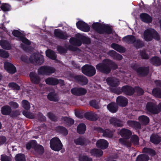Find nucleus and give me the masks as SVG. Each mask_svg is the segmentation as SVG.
Listing matches in <instances>:
<instances>
[{
	"instance_id": "nucleus-63",
	"label": "nucleus",
	"mask_w": 161,
	"mask_h": 161,
	"mask_svg": "<svg viewBox=\"0 0 161 161\" xmlns=\"http://www.w3.org/2000/svg\"><path fill=\"white\" fill-rule=\"evenodd\" d=\"M38 119L40 122H44L46 120V117L42 113L39 112L37 114Z\"/></svg>"
},
{
	"instance_id": "nucleus-33",
	"label": "nucleus",
	"mask_w": 161,
	"mask_h": 161,
	"mask_svg": "<svg viewBox=\"0 0 161 161\" xmlns=\"http://www.w3.org/2000/svg\"><path fill=\"white\" fill-rule=\"evenodd\" d=\"M82 72L85 75L91 76V65L86 64L82 67Z\"/></svg>"
},
{
	"instance_id": "nucleus-7",
	"label": "nucleus",
	"mask_w": 161,
	"mask_h": 161,
	"mask_svg": "<svg viewBox=\"0 0 161 161\" xmlns=\"http://www.w3.org/2000/svg\"><path fill=\"white\" fill-rule=\"evenodd\" d=\"M146 107L147 111L152 114H156L159 113L158 106L153 102H147Z\"/></svg>"
},
{
	"instance_id": "nucleus-10",
	"label": "nucleus",
	"mask_w": 161,
	"mask_h": 161,
	"mask_svg": "<svg viewBox=\"0 0 161 161\" xmlns=\"http://www.w3.org/2000/svg\"><path fill=\"white\" fill-rule=\"evenodd\" d=\"M78 29L84 32H87L90 31V28L88 25L82 20H79L76 23Z\"/></svg>"
},
{
	"instance_id": "nucleus-61",
	"label": "nucleus",
	"mask_w": 161,
	"mask_h": 161,
	"mask_svg": "<svg viewBox=\"0 0 161 161\" xmlns=\"http://www.w3.org/2000/svg\"><path fill=\"white\" fill-rule=\"evenodd\" d=\"M135 92L137 93L139 96L142 95L144 93V91L143 89L140 87L136 86L135 88Z\"/></svg>"
},
{
	"instance_id": "nucleus-64",
	"label": "nucleus",
	"mask_w": 161,
	"mask_h": 161,
	"mask_svg": "<svg viewBox=\"0 0 161 161\" xmlns=\"http://www.w3.org/2000/svg\"><path fill=\"white\" fill-rule=\"evenodd\" d=\"M1 161H12L11 158L7 155H1Z\"/></svg>"
},
{
	"instance_id": "nucleus-29",
	"label": "nucleus",
	"mask_w": 161,
	"mask_h": 161,
	"mask_svg": "<svg viewBox=\"0 0 161 161\" xmlns=\"http://www.w3.org/2000/svg\"><path fill=\"white\" fill-rule=\"evenodd\" d=\"M56 130L58 132L62 134L64 136H67L68 133V131L67 129L63 126H58L56 128Z\"/></svg>"
},
{
	"instance_id": "nucleus-34",
	"label": "nucleus",
	"mask_w": 161,
	"mask_h": 161,
	"mask_svg": "<svg viewBox=\"0 0 161 161\" xmlns=\"http://www.w3.org/2000/svg\"><path fill=\"white\" fill-rule=\"evenodd\" d=\"M150 142L155 144H158L161 142V137L158 135H152L150 137Z\"/></svg>"
},
{
	"instance_id": "nucleus-36",
	"label": "nucleus",
	"mask_w": 161,
	"mask_h": 161,
	"mask_svg": "<svg viewBox=\"0 0 161 161\" xmlns=\"http://www.w3.org/2000/svg\"><path fill=\"white\" fill-rule=\"evenodd\" d=\"M142 152L144 153L147 154L152 157H153L156 154V153L155 150L152 148L147 147H145L142 149Z\"/></svg>"
},
{
	"instance_id": "nucleus-27",
	"label": "nucleus",
	"mask_w": 161,
	"mask_h": 161,
	"mask_svg": "<svg viewBox=\"0 0 161 161\" xmlns=\"http://www.w3.org/2000/svg\"><path fill=\"white\" fill-rule=\"evenodd\" d=\"M140 123L134 120H129L127 121V124L129 126L136 129H140L141 128V126Z\"/></svg>"
},
{
	"instance_id": "nucleus-37",
	"label": "nucleus",
	"mask_w": 161,
	"mask_h": 161,
	"mask_svg": "<svg viewBox=\"0 0 161 161\" xmlns=\"http://www.w3.org/2000/svg\"><path fill=\"white\" fill-rule=\"evenodd\" d=\"M69 42L72 45L80 47L82 44V42L80 40L74 37H72L69 39Z\"/></svg>"
},
{
	"instance_id": "nucleus-1",
	"label": "nucleus",
	"mask_w": 161,
	"mask_h": 161,
	"mask_svg": "<svg viewBox=\"0 0 161 161\" xmlns=\"http://www.w3.org/2000/svg\"><path fill=\"white\" fill-rule=\"evenodd\" d=\"M96 67L98 71L106 75L109 74L112 69L114 70L118 68L117 65L115 62L108 59L103 60L102 63H99Z\"/></svg>"
},
{
	"instance_id": "nucleus-25",
	"label": "nucleus",
	"mask_w": 161,
	"mask_h": 161,
	"mask_svg": "<svg viewBox=\"0 0 161 161\" xmlns=\"http://www.w3.org/2000/svg\"><path fill=\"white\" fill-rule=\"evenodd\" d=\"M61 121L64 122V123L68 126H71L74 123V120L70 118L67 116H62Z\"/></svg>"
},
{
	"instance_id": "nucleus-3",
	"label": "nucleus",
	"mask_w": 161,
	"mask_h": 161,
	"mask_svg": "<svg viewBox=\"0 0 161 161\" xmlns=\"http://www.w3.org/2000/svg\"><path fill=\"white\" fill-rule=\"evenodd\" d=\"M56 69L54 67L49 66H43L40 67L37 70L39 75H49L54 73Z\"/></svg>"
},
{
	"instance_id": "nucleus-6",
	"label": "nucleus",
	"mask_w": 161,
	"mask_h": 161,
	"mask_svg": "<svg viewBox=\"0 0 161 161\" xmlns=\"http://www.w3.org/2000/svg\"><path fill=\"white\" fill-rule=\"evenodd\" d=\"M29 59L31 63L39 65L42 64L44 60L43 56L41 55H33Z\"/></svg>"
},
{
	"instance_id": "nucleus-56",
	"label": "nucleus",
	"mask_w": 161,
	"mask_h": 161,
	"mask_svg": "<svg viewBox=\"0 0 161 161\" xmlns=\"http://www.w3.org/2000/svg\"><path fill=\"white\" fill-rule=\"evenodd\" d=\"M131 141L132 143L135 145H138L139 143V138L136 135H134L131 139Z\"/></svg>"
},
{
	"instance_id": "nucleus-55",
	"label": "nucleus",
	"mask_w": 161,
	"mask_h": 161,
	"mask_svg": "<svg viewBox=\"0 0 161 161\" xmlns=\"http://www.w3.org/2000/svg\"><path fill=\"white\" fill-rule=\"evenodd\" d=\"M12 34L14 36L18 38L19 39L23 36V34L18 30H14Z\"/></svg>"
},
{
	"instance_id": "nucleus-14",
	"label": "nucleus",
	"mask_w": 161,
	"mask_h": 161,
	"mask_svg": "<svg viewBox=\"0 0 161 161\" xmlns=\"http://www.w3.org/2000/svg\"><path fill=\"white\" fill-rule=\"evenodd\" d=\"M29 77L31 82L34 84H38L41 82V78L40 76L35 72H30Z\"/></svg>"
},
{
	"instance_id": "nucleus-35",
	"label": "nucleus",
	"mask_w": 161,
	"mask_h": 161,
	"mask_svg": "<svg viewBox=\"0 0 161 161\" xmlns=\"http://www.w3.org/2000/svg\"><path fill=\"white\" fill-rule=\"evenodd\" d=\"M150 63L153 65L158 66L161 65V59L158 57L154 56L150 59Z\"/></svg>"
},
{
	"instance_id": "nucleus-58",
	"label": "nucleus",
	"mask_w": 161,
	"mask_h": 161,
	"mask_svg": "<svg viewBox=\"0 0 161 161\" xmlns=\"http://www.w3.org/2000/svg\"><path fill=\"white\" fill-rule=\"evenodd\" d=\"M1 9L3 11H8L10 10V6L7 3H3L1 6Z\"/></svg>"
},
{
	"instance_id": "nucleus-32",
	"label": "nucleus",
	"mask_w": 161,
	"mask_h": 161,
	"mask_svg": "<svg viewBox=\"0 0 161 161\" xmlns=\"http://www.w3.org/2000/svg\"><path fill=\"white\" fill-rule=\"evenodd\" d=\"M11 110V108L9 106L4 105L1 108V113L4 115H8L10 114Z\"/></svg>"
},
{
	"instance_id": "nucleus-53",
	"label": "nucleus",
	"mask_w": 161,
	"mask_h": 161,
	"mask_svg": "<svg viewBox=\"0 0 161 161\" xmlns=\"http://www.w3.org/2000/svg\"><path fill=\"white\" fill-rule=\"evenodd\" d=\"M103 136L105 137H111L113 136V134L111 130L109 129H106L103 130Z\"/></svg>"
},
{
	"instance_id": "nucleus-5",
	"label": "nucleus",
	"mask_w": 161,
	"mask_h": 161,
	"mask_svg": "<svg viewBox=\"0 0 161 161\" xmlns=\"http://www.w3.org/2000/svg\"><path fill=\"white\" fill-rule=\"evenodd\" d=\"M46 84L52 86H55L58 84L62 87L64 85V80L62 79H58L56 78L50 77L47 78L45 80Z\"/></svg>"
},
{
	"instance_id": "nucleus-23",
	"label": "nucleus",
	"mask_w": 161,
	"mask_h": 161,
	"mask_svg": "<svg viewBox=\"0 0 161 161\" xmlns=\"http://www.w3.org/2000/svg\"><path fill=\"white\" fill-rule=\"evenodd\" d=\"M140 17L141 20L143 22L146 23H150L153 20L152 17L148 14L146 13L141 14Z\"/></svg>"
},
{
	"instance_id": "nucleus-51",
	"label": "nucleus",
	"mask_w": 161,
	"mask_h": 161,
	"mask_svg": "<svg viewBox=\"0 0 161 161\" xmlns=\"http://www.w3.org/2000/svg\"><path fill=\"white\" fill-rule=\"evenodd\" d=\"M35 151L40 155L44 153V148L41 145H38L35 149Z\"/></svg>"
},
{
	"instance_id": "nucleus-15",
	"label": "nucleus",
	"mask_w": 161,
	"mask_h": 161,
	"mask_svg": "<svg viewBox=\"0 0 161 161\" xmlns=\"http://www.w3.org/2000/svg\"><path fill=\"white\" fill-rule=\"evenodd\" d=\"M149 72L148 66H141L138 68L137 73L139 76L145 77L148 74Z\"/></svg>"
},
{
	"instance_id": "nucleus-20",
	"label": "nucleus",
	"mask_w": 161,
	"mask_h": 161,
	"mask_svg": "<svg viewBox=\"0 0 161 161\" xmlns=\"http://www.w3.org/2000/svg\"><path fill=\"white\" fill-rule=\"evenodd\" d=\"M119 134L121 136L125 139H129L132 135L131 131L125 128H122L119 131Z\"/></svg>"
},
{
	"instance_id": "nucleus-22",
	"label": "nucleus",
	"mask_w": 161,
	"mask_h": 161,
	"mask_svg": "<svg viewBox=\"0 0 161 161\" xmlns=\"http://www.w3.org/2000/svg\"><path fill=\"white\" fill-rule=\"evenodd\" d=\"M110 124L115 127H121L123 126L122 121L116 117H112L109 119Z\"/></svg>"
},
{
	"instance_id": "nucleus-30",
	"label": "nucleus",
	"mask_w": 161,
	"mask_h": 161,
	"mask_svg": "<svg viewBox=\"0 0 161 161\" xmlns=\"http://www.w3.org/2000/svg\"><path fill=\"white\" fill-rule=\"evenodd\" d=\"M107 108L108 110L112 113H115L118 110V107L115 103H111L108 104Z\"/></svg>"
},
{
	"instance_id": "nucleus-54",
	"label": "nucleus",
	"mask_w": 161,
	"mask_h": 161,
	"mask_svg": "<svg viewBox=\"0 0 161 161\" xmlns=\"http://www.w3.org/2000/svg\"><path fill=\"white\" fill-rule=\"evenodd\" d=\"M140 55L142 59H149V55L146 53L145 50H140Z\"/></svg>"
},
{
	"instance_id": "nucleus-59",
	"label": "nucleus",
	"mask_w": 161,
	"mask_h": 161,
	"mask_svg": "<svg viewBox=\"0 0 161 161\" xmlns=\"http://www.w3.org/2000/svg\"><path fill=\"white\" fill-rule=\"evenodd\" d=\"M153 39H154L157 41H159L160 40V38L158 33L156 31L153 29Z\"/></svg>"
},
{
	"instance_id": "nucleus-38",
	"label": "nucleus",
	"mask_w": 161,
	"mask_h": 161,
	"mask_svg": "<svg viewBox=\"0 0 161 161\" xmlns=\"http://www.w3.org/2000/svg\"><path fill=\"white\" fill-rule=\"evenodd\" d=\"M76 37L80 40L82 43L88 44L91 43V40L87 37L83 36L80 34H78L76 36Z\"/></svg>"
},
{
	"instance_id": "nucleus-9",
	"label": "nucleus",
	"mask_w": 161,
	"mask_h": 161,
	"mask_svg": "<svg viewBox=\"0 0 161 161\" xmlns=\"http://www.w3.org/2000/svg\"><path fill=\"white\" fill-rule=\"evenodd\" d=\"M71 92L74 95L80 96L85 95L87 91L82 87H74L71 89Z\"/></svg>"
},
{
	"instance_id": "nucleus-52",
	"label": "nucleus",
	"mask_w": 161,
	"mask_h": 161,
	"mask_svg": "<svg viewBox=\"0 0 161 161\" xmlns=\"http://www.w3.org/2000/svg\"><path fill=\"white\" fill-rule=\"evenodd\" d=\"M22 114L27 118L33 119L35 118V116L33 114L30 112L24 110L22 112Z\"/></svg>"
},
{
	"instance_id": "nucleus-26",
	"label": "nucleus",
	"mask_w": 161,
	"mask_h": 161,
	"mask_svg": "<svg viewBox=\"0 0 161 161\" xmlns=\"http://www.w3.org/2000/svg\"><path fill=\"white\" fill-rule=\"evenodd\" d=\"M47 98L50 101L57 102L59 100L58 94L54 92H50L47 95Z\"/></svg>"
},
{
	"instance_id": "nucleus-47",
	"label": "nucleus",
	"mask_w": 161,
	"mask_h": 161,
	"mask_svg": "<svg viewBox=\"0 0 161 161\" xmlns=\"http://www.w3.org/2000/svg\"><path fill=\"white\" fill-rule=\"evenodd\" d=\"M47 116L49 119L53 121L57 122L58 120V117L54 114L51 112H49L47 113Z\"/></svg>"
},
{
	"instance_id": "nucleus-41",
	"label": "nucleus",
	"mask_w": 161,
	"mask_h": 161,
	"mask_svg": "<svg viewBox=\"0 0 161 161\" xmlns=\"http://www.w3.org/2000/svg\"><path fill=\"white\" fill-rule=\"evenodd\" d=\"M74 142L76 145L83 146L86 144L87 140L84 137H79L75 140Z\"/></svg>"
},
{
	"instance_id": "nucleus-11",
	"label": "nucleus",
	"mask_w": 161,
	"mask_h": 161,
	"mask_svg": "<svg viewBox=\"0 0 161 161\" xmlns=\"http://www.w3.org/2000/svg\"><path fill=\"white\" fill-rule=\"evenodd\" d=\"M4 69L7 71L11 74H14L16 72V69L12 63L8 62H5L4 64Z\"/></svg>"
},
{
	"instance_id": "nucleus-57",
	"label": "nucleus",
	"mask_w": 161,
	"mask_h": 161,
	"mask_svg": "<svg viewBox=\"0 0 161 161\" xmlns=\"http://www.w3.org/2000/svg\"><path fill=\"white\" fill-rule=\"evenodd\" d=\"M9 56L8 52L3 49H0V57L3 58H7Z\"/></svg>"
},
{
	"instance_id": "nucleus-24",
	"label": "nucleus",
	"mask_w": 161,
	"mask_h": 161,
	"mask_svg": "<svg viewBox=\"0 0 161 161\" xmlns=\"http://www.w3.org/2000/svg\"><path fill=\"white\" fill-rule=\"evenodd\" d=\"M136 39L135 36L132 35H129L122 38L123 42H125L128 44H134Z\"/></svg>"
},
{
	"instance_id": "nucleus-8",
	"label": "nucleus",
	"mask_w": 161,
	"mask_h": 161,
	"mask_svg": "<svg viewBox=\"0 0 161 161\" xmlns=\"http://www.w3.org/2000/svg\"><path fill=\"white\" fill-rule=\"evenodd\" d=\"M78 49V48L70 45H69L67 47H64L60 45L58 46L57 47V50L58 53L60 54L67 53L68 50L75 52Z\"/></svg>"
},
{
	"instance_id": "nucleus-39",
	"label": "nucleus",
	"mask_w": 161,
	"mask_h": 161,
	"mask_svg": "<svg viewBox=\"0 0 161 161\" xmlns=\"http://www.w3.org/2000/svg\"><path fill=\"white\" fill-rule=\"evenodd\" d=\"M0 45L3 48L7 50H9L11 48L10 43L8 41L5 40H1L0 41Z\"/></svg>"
},
{
	"instance_id": "nucleus-42",
	"label": "nucleus",
	"mask_w": 161,
	"mask_h": 161,
	"mask_svg": "<svg viewBox=\"0 0 161 161\" xmlns=\"http://www.w3.org/2000/svg\"><path fill=\"white\" fill-rule=\"evenodd\" d=\"M86 130V126L83 123L80 124L77 127V131L80 134H83Z\"/></svg>"
},
{
	"instance_id": "nucleus-49",
	"label": "nucleus",
	"mask_w": 161,
	"mask_h": 161,
	"mask_svg": "<svg viewBox=\"0 0 161 161\" xmlns=\"http://www.w3.org/2000/svg\"><path fill=\"white\" fill-rule=\"evenodd\" d=\"M14 158L15 161H25V155L22 153L17 154Z\"/></svg>"
},
{
	"instance_id": "nucleus-62",
	"label": "nucleus",
	"mask_w": 161,
	"mask_h": 161,
	"mask_svg": "<svg viewBox=\"0 0 161 161\" xmlns=\"http://www.w3.org/2000/svg\"><path fill=\"white\" fill-rule=\"evenodd\" d=\"M10 116L12 118H15L20 115V113L18 110H11Z\"/></svg>"
},
{
	"instance_id": "nucleus-44",
	"label": "nucleus",
	"mask_w": 161,
	"mask_h": 161,
	"mask_svg": "<svg viewBox=\"0 0 161 161\" xmlns=\"http://www.w3.org/2000/svg\"><path fill=\"white\" fill-rule=\"evenodd\" d=\"M153 95L156 97L161 98V89L158 87L153 88L152 91Z\"/></svg>"
},
{
	"instance_id": "nucleus-43",
	"label": "nucleus",
	"mask_w": 161,
	"mask_h": 161,
	"mask_svg": "<svg viewBox=\"0 0 161 161\" xmlns=\"http://www.w3.org/2000/svg\"><path fill=\"white\" fill-rule=\"evenodd\" d=\"M46 56L53 60H55L57 58V55L53 51L49 49L46 52Z\"/></svg>"
},
{
	"instance_id": "nucleus-50",
	"label": "nucleus",
	"mask_w": 161,
	"mask_h": 161,
	"mask_svg": "<svg viewBox=\"0 0 161 161\" xmlns=\"http://www.w3.org/2000/svg\"><path fill=\"white\" fill-rule=\"evenodd\" d=\"M22 107L26 110H28L31 108L30 103L29 102L26 100H23L22 101Z\"/></svg>"
},
{
	"instance_id": "nucleus-2",
	"label": "nucleus",
	"mask_w": 161,
	"mask_h": 161,
	"mask_svg": "<svg viewBox=\"0 0 161 161\" xmlns=\"http://www.w3.org/2000/svg\"><path fill=\"white\" fill-rule=\"evenodd\" d=\"M93 29L100 34H110L112 33V28L109 25H102L99 22L93 23L92 25Z\"/></svg>"
},
{
	"instance_id": "nucleus-45",
	"label": "nucleus",
	"mask_w": 161,
	"mask_h": 161,
	"mask_svg": "<svg viewBox=\"0 0 161 161\" xmlns=\"http://www.w3.org/2000/svg\"><path fill=\"white\" fill-rule=\"evenodd\" d=\"M149 159V157L147 155L141 154L136 157V161H148Z\"/></svg>"
},
{
	"instance_id": "nucleus-46",
	"label": "nucleus",
	"mask_w": 161,
	"mask_h": 161,
	"mask_svg": "<svg viewBox=\"0 0 161 161\" xmlns=\"http://www.w3.org/2000/svg\"><path fill=\"white\" fill-rule=\"evenodd\" d=\"M144 43L139 39L136 40V42L134 43V46L136 49H138L144 46Z\"/></svg>"
},
{
	"instance_id": "nucleus-4",
	"label": "nucleus",
	"mask_w": 161,
	"mask_h": 161,
	"mask_svg": "<svg viewBox=\"0 0 161 161\" xmlns=\"http://www.w3.org/2000/svg\"><path fill=\"white\" fill-rule=\"evenodd\" d=\"M50 146L52 150L58 151L62 149L63 145L59 138L54 137L50 141Z\"/></svg>"
},
{
	"instance_id": "nucleus-40",
	"label": "nucleus",
	"mask_w": 161,
	"mask_h": 161,
	"mask_svg": "<svg viewBox=\"0 0 161 161\" xmlns=\"http://www.w3.org/2000/svg\"><path fill=\"white\" fill-rule=\"evenodd\" d=\"M138 120L141 124L142 125H147L149 122V117L144 115L140 116L138 118Z\"/></svg>"
},
{
	"instance_id": "nucleus-13",
	"label": "nucleus",
	"mask_w": 161,
	"mask_h": 161,
	"mask_svg": "<svg viewBox=\"0 0 161 161\" xmlns=\"http://www.w3.org/2000/svg\"><path fill=\"white\" fill-rule=\"evenodd\" d=\"M74 79L76 82L81 86L86 85L88 82L87 78L83 75H76L75 76Z\"/></svg>"
},
{
	"instance_id": "nucleus-28",
	"label": "nucleus",
	"mask_w": 161,
	"mask_h": 161,
	"mask_svg": "<svg viewBox=\"0 0 161 161\" xmlns=\"http://www.w3.org/2000/svg\"><path fill=\"white\" fill-rule=\"evenodd\" d=\"M108 54L115 60H120L123 58V56L121 54L118 53L114 50L109 51Z\"/></svg>"
},
{
	"instance_id": "nucleus-16",
	"label": "nucleus",
	"mask_w": 161,
	"mask_h": 161,
	"mask_svg": "<svg viewBox=\"0 0 161 161\" xmlns=\"http://www.w3.org/2000/svg\"><path fill=\"white\" fill-rule=\"evenodd\" d=\"M123 93L128 96H132L133 95L135 90L134 88L129 85H125L122 87Z\"/></svg>"
},
{
	"instance_id": "nucleus-48",
	"label": "nucleus",
	"mask_w": 161,
	"mask_h": 161,
	"mask_svg": "<svg viewBox=\"0 0 161 161\" xmlns=\"http://www.w3.org/2000/svg\"><path fill=\"white\" fill-rule=\"evenodd\" d=\"M8 86L13 90H19L20 89V86L16 83L14 82L9 83Z\"/></svg>"
},
{
	"instance_id": "nucleus-21",
	"label": "nucleus",
	"mask_w": 161,
	"mask_h": 161,
	"mask_svg": "<svg viewBox=\"0 0 161 161\" xmlns=\"http://www.w3.org/2000/svg\"><path fill=\"white\" fill-rule=\"evenodd\" d=\"M153 29H147L143 33V36L147 42L151 41L153 39Z\"/></svg>"
},
{
	"instance_id": "nucleus-12",
	"label": "nucleus",
	"mask_w": 161,
	"mask_h": 161,
	"mask_svg": "<svg viewBox=\"0 0 161 161\" xmlns=\"http://www.w3.org/2000/svg\"><path fill=\"white\" fill-rule=\"evenodd\" d=\"M54 35L55 37L60 39L66 40L68 36L67 33L64 34L60 29H56L54 31Z\"/></svg>"
},
{
	"instance_id": "nucleus-18",
	"label": "nucleus",
	"mask_w": 161,
	"mask_h": 161,
	"mask_svg": "<svg viewBox=\"0 0 161 161\" xmlns=\"http://www.w3.org/2000/svg\"><path fill=\"white\" fill-rule=\"evenodd\" d=\"M96 144L97 147L103 150L106 149L108 146V141L103 139L98 140L97 141Z\"/></svg>"
},
{
	"instance_id": "nucleus-17",
	"label": "nucleus",
	"mask_w": 161,
	"mask_h": 161,
	"mask_svg": "<svg viewBox=\"0 0 161 161\" xmlns=\"http://www.w3.org/2000/svg\"><path fill=\"white\" fill-rule=\"evenodd\" d=\"M107 84L112 87L118 86L120 84L119 81L117 79L113 77H108L106 79Z\"/></svg>"
},
{
	"instance_id": "nucleus-19",
	"label": "nucleus",
	"mask_w": 161,
	"mask_h": 161,
	"mask_svg": "<svg viewBox=\"0 0 161 161\" xmlns=\"http://www.w3.org/2000/svg\"><path fill=\"white\" fill-rule=\"evenodd\" d=\"M116 102L118 105L120 106L124 107L127 105L128 100L125 97L119 96L117 98Z\"/></svg>"
},
{
	"instance_id": "nucleus-31",
	"label": "nucleus",
	"mask_w": 161,
	"mask_h": 161,
	"mask_svg": "<svg viewBox=\"0 0 161 161\" xmlns=\"http://www.w3.org/2000/svg\"><path fill=\"white\" fill-rule=\"evenodd\" d=\"M103 154V151L100 149L94 148L91 149V155L96 158H100Z\"/></svg>"
},
{
	"instance_id": "nucleus-60",
	"label": "nucleus",
	"mask_w": 161,
	"mask_h": 161,
	"mask_svg": "<svg viewBox=\"0 0 161 161\" xmlns=\"http://www.w3.org/2000/svg\"><path fill=\"white\" fill-rule=\"evenodd\" d=\"M100 116L91 111V121H95L98 120Z\"/></svg>"
}]
</instances>
